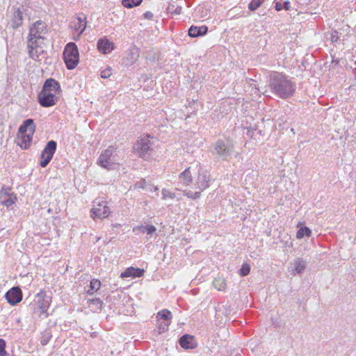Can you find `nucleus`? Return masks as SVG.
I'll use <instances>...</instances> for the list:
<instances>
[{"instance_id": "7c9ffc66", "label": "nucleus", "mask_w": 356, "mask_h": 356, "mask_svg": "<svg viewBox=\"0 0 356 356\" xmlns=\"http://www.w3.org/2000/svg\"><path fill=\"white\" fill-rule=\"evenodd\" d=\"M264 1V0H252L248 5V8L251 11H254L261 6Z\"/></svg>"}, {"instance_id": "b1692460", "label": "nucleus", "mask_w": 356, "mask_h": 356, "mask_svg": "<svg viewBox=\"0 0 356 356\" xmlns=\"http://www.w3.org/2000/svg\"><path fill=\"white\" fill-rule=\"evenodd\" d=\"M213 285L216 289L220 291H225L227 287L225 278L220 276H218L214 279Z\"/></svg>"}, {"instance_id": "58836bf2", "label": "nucleus", "mask_w": 356, "mask_h": 356, "mask_svg": "<svg viewBox=\"0 0 356 356\" xmlns=\"http://www.w3.org/2000/svg\"><path fill=\"white\" fill-rule=\"evenodd\" d=\"M38 309H39L40 313H46L47 310V307L44 305L43 303L39 302L38 304Z\"/></svg>"}, {"instance_id": "423d86ee", "label": "nucleus", "mask_w": 356, "mask_h": 356, "mask_svg": "<svg viewBox=\"0 0 356 356\" xmlns=\"http://www.w3.org/2000/svg\"><path fill=\"white\" fill-rule=\"evenodd\" d=\"M152 142L149 135L141 136L134 145V152L140 158L148 159L152 150Z\"/></svg>"}, {"instance_id": "5701e85b", "label": "nucleus", "mask_w": 356, "mask_h": 356, "mask_svg": "<svg viewBox=\"0 0 356 356\" xmlns=\"http://www.w3.org/2000/svg\"><path fill=\"white\" fill-rule=\"evenodd\" d=\"M127 54L128 57L127 59L129 60V63H134L138 60L139 57V49L136 46L133 45L129 49Z\"/></svg>"}, {"instance_id": "a211bd4d", "label": "nucleus", "mask_w": 356, "mask_h": 356, "mask_svg": "<svg viewBox=\"0 0 356 356\" xmlns=\"http://www.w3.org/2000/svg\"><path fill=\"white\" fill-rule=\"evenodd\" d=\"M97 47L99 51L104 54L111 53L114 49L113 43L105 37L98 40Z\"/></svg>"}, {"instance_id": "f257e3e1", "label": "nucleus", "mask_w": 356, "mask_h": 356, "mask_svg": "<svg viewBox=\"0 0 356 356\" xmlns=\"http://www.w3.org/2000/svg\"><path fill=\"white\" fill-rule=\"evenodd\" d=\"M268 86L275 95L282 99L292 97L296 90V85L292 79L286 74L278 72H270Z\"/></svg>"}, {"instance_id": "a878e982", "label": "nucleus", "mask_w": 356, "mask_h": 356, "mask_svg": "<svg viewBox=\"0 0 356 356\" xmlns=\"http://www.w3.org/2000/svg\"><path fill=\"white\" fill-rule=\"evenodd\" d=\"M312 234L311 229L307 227H300V229L296 232V238L298 239H301L304 236L309 237Z\"/></svg>"}, {"instance_id": "f704fd0d", "label": "nucleus", "mask_w": 356, "mask_h": 356, "mask_svg": "<svg viewBox=\"0 0 356 356\" xmlns=\"http://www.w3.org/2000/svg\"><path fill=\"white\" fill-rule=\"evenodd\" d=\"M250 268L248 264H243L240 269V275L241 276H246L250 273Z\"/></svg>"}, {"instance_id": "393cba45", "label": "nucleus", "mask_w": 356, "mask_h": 356, "mask_svg": "<svg viewBox=\"0 0 356 356\" xmlns=\"http://www.w3.org/2000/svg\"><path fill=\"white\" fill-rule=\"evenodd\" d=\"M172 316L170 312L167 309H163L158 312L156 315L157 321H171Z\"/></svg>"}, {"instance_id": "e433bc0d", "label": "nucleus", "mask_w": 356, "mask_h": 356, "mask_svg": "<svg viewBox=\"0 0 356 356\" xmlns=\"http://www.w3.org/2000/svg\"><path fill=\"white\" fill-rule=\"evenodd\" d=\"M90 287L92 290H97L100 287V282L97 280H92L90 282Z\"/></svg>"}, {"instance_id": "20e7f679", "label": "nucleus", "mask_w": 356, "mask_h": 356, "mask_svg": "<svg viewBox=\"0 0 356 356\" xmlns=\"http://www.w3.org/2000/svg\"><path fill=\"white\" fill-rule=\"evenodd\" d=\"M35 129V125L32 119L26 120L19 127L17 138L22 148L26 149L29 147Z\"/></svg>"}, {"instance_id": "4468645a", "label": "nucleus", "mask_w": 356, "mask_h": 356, "mask_svg": "<svg viewBox=\"0 0 356 356\" xmlns=\"http://www.w3.org/2000/svg\"><path fill=\"white\" fill-rule=\"evenodd\" d=\"M9 188H3L0 191V204L9 207L15 203L16 197L10 191Z\"/></svg>"}, {"instance_id": "72a5a7b5", "label": "nucleus", "mask_w": 356, "mask_h": 356, "mask_svg": "<svg viewBox=\"0 0 356 356\" xmlns=\"http://www.w3.org/2000/svg\"><path fill=\"white\" fill-rule=\"evenodd\" d=\"M6 341L0 339V356H8V353L6 350Z\"/></svg>"}, {"instance_id": "6ab92c4d", "label": "nucleus", "mask_w": 356, "mask_h": 356, "mask_svg": "<svg viewBox=\"0 0 356 356\" xmlns=\"http://www.w3.org/2000/svg\"><path fill=\"white\" fill-rule=\"evenodd\" d=\"M306 268V262L301 258L296 259L291 264L289 270L291 275L295 276L297 274L302 273Z\"/></svg>"}, {"instance_id": "f3484780", "label": "nucleus", "mask_w": 356, "mask_h": 356, "mask_svg": "<svg viewBox=\"0 0 356 356\" xmlns=\"http://www.w3.org/2000/svg\"><path fill=\"white\" fill-rule=\"evenodd\" d=\"M73 27L76 31H79L78 38L83 33L86 28V16L83 14H79L72 22Z\"/></svg>"}, {"instance_id": "c85d7f7f", "label": "nucleus", "mask_w": 356, "mask_h": 356, "mask_svg": "<svg viewBox=\"0 0 356 356\" xmlns=\"http://www.w3.org/2000/svg\"><path fill=\"white\" fill-rule=\"evenodd\" d=\"M166 10L168 13L177 14L178 11V4L177 0H171Z\"/></svg>"}, {"instance_id": "f03ea898", "label": "nucleus", "mask_w": 356, "mask_h": 356, "mask_svg": "<svg viewBox=\"0 0 356 356\" xmlns=\"http://www.w3.org/2000/svg\"><path fill=\"white\" fill-rule=\"evenodd\" d=\"M60 87L58 81L49 79L44 82L41 92L38 94V101L43 107L54 106L58 102L60 93Z\"/></svg>"}, {"instance_id": "f8f14e48", "label": "nucleus", "mask_w": 356, "mask_h": 356, "mask_svg": "<svg viewBox=\"0 0 356 356\" xmlns=\"http://www.w3.org/2000/svg\"><path fill=\"white\" fill-rule=\"evenodd\" d=\"M194 181L191 171V168H186L181 173L179 174V185H181V188L179 187V191L190 190L191 186H193Z\"/></svg>"}, {"instance_id": "1a4fd4ad", "label": "nucleus", "mask_w": 356, "mask_h": 356, "mask_svg": "<svg viewBox=\"0 0 356 356\" xmlns=\"http://www.w3.org/2000/svg\"><path fill=\"white\" fill-rule=\"evenodd\" d=\"M56 143L54 140H50L47 143L40 156L41 161L40 164L41 167H46L50 162L56 152Z\"/></svg>"}, {"instance_id": "bb28decb", "label": "nucleus", "mask_w": 356, "mask_h": 356, "mask_svg": "<svg viewBox=\"0 0 356 356\" xmlns=\"http://www.w3.org/2000/svg\"><path fill=\"white\" fill-rule=\"evenodd\" d=\"M140 232L147 233V234H153L156 232V227L152 225H140L137 227Z\"/></svg>"}, {"instance_id": "cd10ccee", "label": "nucleus", "mask_w": 356, "mask_h": 356, "mask_svg": "<svg viewBox=\"0 0 356 356\" xmlns=\"http://www.w3.org/2000/svg\"><path fill=\"white\" fill-rule=\"evenodd\" d=\"M171 321H157V328L159 330V333H163L168 330V326L170 324Z\"/></svg>"}, {"instance_id": "412c9836", "label": "nucleus", "mask_w": 356, "mask_h": 356, "mask_svg": "<svg viewBox=\"0 0 356 356\" xmlns=\"http://www.w3.org/2000/svg\"><path fill=\"white\" fill-rule=\"evenodd\" d=\"M144 270L139 268L129 267L121 273V277H140L143 275Z\"/></svg>"}, {"instance_id": "a19ab883", "label": "nucleus", "mask_w": 356, "mask_h": 356, "mask_svg": "<svg viewBox=\"0 0 356 356\" xmlns=\"http://www.w3.org/2000/svg\"><path fill=\"white\" fill-rule=\"evenodd\" d=\"M291 8V3L289 1H284V4H283V8H284L285 10H289Z\"/></svg>"}, {"instance_id": "c9c22d12", "label": "nucleus", "mask_w": 356, "mask_h": 356, "mask_svg": "<svg viewBox=\"0 0 356 356\" xmlns=\"http://www.w3.org/2000/svg\"><path fill=\"white\" fill-rule=\"evenodd\" d=\"M112 70L111 67H106L105 70L101 72V77L103 79H107L112 74Z\"/></svg>"}, {"instance_id": "37998d69", "label": "nucleus", "mask_w": 356, "mask_h": 356, "mask_svg": "<svg viewBox=\"0 0 356 356\" xmlns=\"http://www.w3.org/2000/svg\"><path fill=\"white\" fill-rule=\"evenodd\" d=\"M301 225H302L301 222H298V224L297 225V227H299Z\"/></svg>"}, {"instance_id": "aec40b11", "label": "nucleus", "mask_w": 356, "mask_h": 356, "mask_svg": "<svg viewBox=\"0 0 356 356\" xmlns=\"http://www.w3.org/2000/svg\"><path fill=\"white\" fill-rule=\"evenodd\" d=\"M208 27L206 26H191L188 31V34L191 38H197L206 35Z\"/></svg>"}, {"instance_id": "ea45409f", "label": "nucleus", "mask_w": 356, "mask_h": 356, "mask_svg": "<svg viewBox=\"0 0 356 356\" xmlns=\"http://www.w3.org/2000/svg\"><path fill=\"white\" fill-rule=\"evenodd\" d=\"M275 10L280 11L283 8V5L280 2H276L275 6Z\"/></svg>"}, {"instance_id": "7ed1b4c3", "label": "nucleus", "mask_w": 356, "mask_h": 356, "mask_svg": "<svg viewBox=\"0 0 356 356\" xmlns=\"http://www.w3.org/2000/svg\"><path fill=\"white\" fill-rule=\"evenodd\" d=\"M209 176L207 171L200 172L197 180L191 189L184 191V195L188 198L195 200L200 197L201 193L209 187Z\"/></svg>"}, {"instance_id": "dca6fc26", "label": "nucleus", "mask_w": 356, "mask_h": 356, "mask_svg": "<svg viewBox=\"0 0 356 356\" xmlns=\"http://www.w3.org/2000/svg\"><path fill=\"white\" fill-rule=\"evenodd\" d=\"M179 346L186 350H192L197 346V341L194 336L184 334L179 338Z\"/></svg>"}, {"instance_id": "2eb2a0df", "label": "nucleus", "mask_w": 356, "mask_h": 356, "mask_svg": "<svg viewBox=\"0 0 356 356\" xmlns=\"http://www.w3.org/2000/svg\"><path fill=\"white\" fill-rule=\"evenodd\" d=\"M5 297L10 305H15L19 302L22 299V291L19 287H13L6 292Z\"/></svg>"}, {"instance_id": "39448f33", "label": "nucleus", "mask_w": 356, "mask_h": 356, "mask_svg": "<svg viewBox=\"0 0 356 356\" xmlns=\"http://www.w3.org/2000/svg\"><path fill=\"white\" fill-rule=\"evenodd\" d=\"M63 59L66 67L72 70L76 67L79 60V54L77 46L74 42H69L63 51Z\"/></svg>"}, {"instance_id": "9b49d317", "label": "nucleus", "mask_w": 356, "mask_h": 356, "mask_svg": "<svg viewBox=\"0 0 356 356\" xmlns=\"http://www.w3.org/2000/svg\"><path fill=\"white\" fill-rule=\"evenodd\" d=\"M47 31L46 24L42 20H38L31 26L28 38L44 40V35L47 33Z\"/></svg>"}, {"instance_id": "9d476101", "label": "nucleus", "mask_w": 356, "mask_h": 356, "mask_svg": "<svg viewBox=\"0 0 356 356\" xmlns=\"http://www.w3.org/2000/svg\"><path fill=\"white\" fill-rule=\"evenodd\" d=\"M92 213L94 218H105L108 217L110 213V209L107 206V202L96 199L94 202Z\"/></svg>"}, {"instance_id": "c03bdc74", "label": "nucleus", "mask_w": 356, "mask_h": 356, "mask_svg": "<svg viewBox=\"0 0 356 356\" xmlns=\"http://www.w3.org/2000/svg\"><path fill=\"white\" fill-rule=\"evenodd\" d=\"M47 340H44V342H42V344H44H44H46V343H47Z\"/></svg>"}, {"instance_id": "0eeeda50", "label": "nucleus", "mask_w": 356, "mask_h": 356, "mask_svg": "<svg viewBox=\"0 0 356 356\" xmlns=\"http://www.w3.org/2000/svg\"><path fill=\"white\" fill-rule=\"evenodd\" d=\"M27 47L30 57L34 60H39L44 53V40L40 38L38 40L34 38H28Z\"/></svg>"}, {"instance_id": "79ce46f5", "label": "nucleus", "mask_w": 356, "mask_h": 356, "mask_svg": "<svg viewBox=\"0 0 356 356\" xmlns=\"http://www.w3.org/2000/svg\"><path fill=\"white\" fill-rule=\"evenodd\" d=\"M152 17H153V14L149 11H147L145 13H144V17L146 19H152Z\"/></svg>"}, {"instance_id": "473e14b6", "label": "nucleus", "mask_w": 356, "mask_h": 356, "mask_svg": "<svg viewBox=\"0 0 356 356\" xmlns=\"http://www.w3.org/2000/svg\"><path fill=\"white\" fill-rule=\"evenodd\" d=\"M90 306H95L97 309H101L102 306V301L98 298L90 299L88 300Z\"/></svg>"}, {"instance_id": "4be33fe9", "label": "nucleus", "mask_w": 356, "mask_h": 356, "mask_svg": "<svg viewBox=\"0 0 356 356\" xmlns=\"http://www.w3.org/2000/svg\"><path fill=\"white\" fill-rule=\"evenodd\" d=\"M23 22V14L22 12L17 9L14 11L12 19V27L17 29L22 24Z\"/></svg>"}, {"instance_id": "ddd939ff", "label": "nucleus", "mask_w": 356, "mask_h": 356, "mask_svg": "<svg viewBox=\"0 0 356 356\" xmlns=\"http://www.w3.org/2000/svg\"><path fill=\"white\" fill-rule=\"evenodd\" d=\"M215 153L223 160H227L230 156L232 149L223 140H218L213 146Z\"/></svg>"}, {"instance_id": "c756f323", "label": "nucleus", "mask_w": 356, "mask_h": 356, "mask_svg": "<svg viewBox=\"0 0 356 356\" xmlns=\"http://www.w3.org/2000/svg\"><path fill=\"white\" fill-rule=\"evenodd\" d=\"M143 0H122V5L128 8L137 6L141 3Z\"/></svg>"}, {"instance_id": "2f4dec72", "label": "nucleus", "mask_w": 356, "mask_h": 356, "mask_svg": "<svg viewBox=\"0 0 356 356\" xmlns=\"http://www.w3.org/2000/svg\"><path fill=\"white\" fill-rule=\"evenodd\" d=\"M339 33L336 31V30H332L330 33V40L331 41L332 43H337L339 41V38H340V36H339Z\"/></svg>"}, {"instance_id": "6e6552de", "label": "nucleus", "mask_w": 356, "mask_h": 356, "mask_svg": "<svg viewBox=\"0 0 356 356\" xmlns=\"http://www.w3.org/2000/svg\"><path fill=\"white\" fill-rule=\"evenodd\" d=\"M115 150L114 147L109 146L100 154L98 163L102 167L111 169L115 165Z\"/></svg>"}, {"instance_id": "4c0bfd02", "label": "nucleus", "mask_w": 356, "mask_h": 356, "mask_svg": "<svg viewBox=\"0 0 356 356\" xmlns=\"http://www.w3.org/2000/svg\"><path fill=\"white\" fill-rule=\"evenodd\" d=\"M163 197L165 199L166 197L173 198L175 196L174 193L170 192L167 189H163L162 191Z\"/></svg>"}]
</instances>
